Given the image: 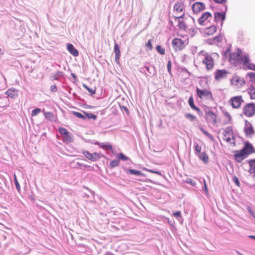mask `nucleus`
Instances as JSON below:
<instances>
[{
  "instance_id": "50",
  "label": "nucleus",
  "mask_w": 255,
  "mask_h": 255,
  "mask_svg": "<svg viewBox=\"0 0 255 255\" xmlns=\"http://www.w3.org/2000/svg\"><path fill=\"white\" fill-rule=\"evenodd\" d=\"M186 182L193 186H195L196 185V182L190 178H187Z\"/></svg>"
},
{
  "instance_id": "49",
  "label": "nucleus",
  "mask_w": 255,
  "mask_h": 255,
  "mask_svg": "<svg viewBox=\"0 0 255 255\" xmlns=\"http://www.w3.org/2000/svg\"><path fill=\"white\" fill-rule=\"evenodd\" d=\"M248 76L249 77L251 81H255V73L253 72H251L248 74Z\"/></svg>"
},
{
  "instance_id": "4",
  "label": "nucleus",
  "mask_w": 255,
  "mask_h": 255,
  "mask_svg": "<svg viewBox=\"0 0 255 255\" xmlns=\"http://www.w3.org/2000/svg\"><path fill=\"white\" fill-rule=\"evenodd\" d=\"M196 93L198 96L202 99H210L212 98V93L206 89L201 90L196 88Z\"/></svg>"
},
{
  "instance_id": "26",
  "label": "nucleus",
  "mask_w": 255,
  "mask_h": 255,
  "mask_svg": "<svg viewBox=\"0 0 255 255\" xmlns=\"http://www.w3.org/2000/svg\"><path fill=\"white\" fill-rule=\"evenodd\" d=\"M127 172L132 175H135L139 176H144V174L139 170L135 169H128L127 170Z\"/></svg>"
},
{
  "instance_id": "46",
  "label": "nucleus",
  "mask_w": 255,
  "mask_h": 255,
  "mask_svg": "<svg viewBox=\"0 0 255 255\" xmlns=\"http://www.w3.org/2000/svg\"><path fill=\"white\" fill-rule=\"evenodd\" d=\"M200 129L206 136H208L211 139L213 138V136L208 131H206L202 127H200Z\"/></svg>"
},
{
  "instance_id": "63",
  "label": "nucleus",
  "mask_w": 255,
  "mask_h": 255,
  "mask_svg": "<svg viewBox=\"0 0 255 255\" xmlns=\"http://www.w3.org/2000/svg\"><path fill=\"white\" fill-rule=\"evenodd\" d=\"M225 6L226 7V8H225V10H227V6ZM225 11H224V20L225 19V17H226V13H225Z\"/></svg>"
},
{
  "instance_id": "22",
  "label": "nucleus",
  "mask_w": 255,
  "mask_h": 255,
  "mask_svg": "<svg viewBox=\"0 0 255 255\" xmlns=\"http://www.w3.org/2000/svg\"><path fill=\"white\" fill-rule=\"evenodd\" d=\"M62 140L64 142L66 143H70L73 141V136L69 132L64 136H62Z\"/></svg>"
},
{
  "instance_id": "56",
  "label": "nucleus",
  "mask_w": 255,
  "mask_h": 255,
  "mask_svg": "<svg viewBox=\"0 0 255 255\" xmlns=\"http://www.w3.org/2000/svg\"><path fill=\"white\" fill-rule=\"evenodd\" d=\"M148 171L149 172H150V173H155V174H156L157 175H161V172L159 171H155V170H148Z\"/></svg>"
},
{
  "instance_id": "16",
  "label": "nucleus",
  "mask_w": 255,
  "mask_h": 255,
  "mask_svg": "<svg viewBox=\"0 0 255 255\" xmlns=\"http://www.w3.org/2000/svg\"><path fill=\"white\" fill-rule=\"evenodd\" d=\"M114 51L115 54V60L117 63H119L121 56L120 47L119 45L116 42H115L114 45Z\"/></svg>"
},
{
  "instance_id": "47",
  "label": "nucleus",
  "mask_w": 255,
  "mask_h": 255,
  "mask_svg": "<svg viewBox=\"0 0 255 255\" xmlns=\"http://www.w3.org/2000/svg\"><path fill=\"white\" fill-rule=\"evenodd\" d=\"M152 39H149L145 44V46L148 48V50H151L152 49Z\"/></svg>"
},
{
  "instance_id": "64",
  "label": "nucleus",
  "mask_w": 255,
  "mask_h": 255,
  "mask_svg": "<svg viewBox=\"0 0 255 255\" xmlns=\"http://www.w3.org/2000/svg\"><path fill=\"white\" fill-rule=\"evenodd\" d=\"M71 76H72V77H73L74 78H75V79H76V75H75L74 74L72 73V74H71Z\"/></svg>"
},
{
  "instance_id": "5",
  "label": "nucleus",
  "mask_w": 255,
  "mask_h": 255,
  "mask_svg": "<svg viewBox=\"0 0 255 255\" xmlns=\"http://www.w3.org/2000/svg\"><path fill=\"white\" fill-rule=\"evenodd\" d=\"M242 62H243V65L245 67L250 70H255V64L250 62V60L248 54H245L244 57H242Z\"/></svg>"
},
{
  "instance_id": "7",
  "label": "nucleus",
  "mask_w": 255,
  "mask_h": 255,
  "mask_svg": "<svg viewBox=\"0 0 255 255\" xmlns=\"http://www.w3.org/2000/svg\"><path fill=\"white\" fill-rule=\"evenodd\" d=\"M203 63L206 66L208 70L212 69L214 66V63L213 58L209 55H206L203 60Z\"/></svg>"
},
{
  "instance_id": "57",
  "label": "nucleus",
  "mask_w": 255,
  "mask_h": 255,
  "mask_svg": "<svg viewBox=\"0 0 255 255\" xmlns=\"http://www.w3.org/2000/svg\"><path fill=\"white\" fill-rule=\"evenodd\" d=\"M57 90V87L55 85H52L50 87V90L52 92H55Z\"/></svg>"
},
{
  "instance_id": "41",
  "label": "nucleus",
  "mask_w": 255,
  "mask_h": 255,
  "mask_svg": "<svg viewBox=\"0 0 255 255\" xmlns=\"http://www.w3.org/2000/svg\"><path fill=\"white\" fill-rule=\"evenodd\" d=\"M195 153L196 155H199L201 153V147L197 143H195Z\"/></svg>"
},
{
  "instance_id": "25",
  "label": "nucleus",
  "mask_w": 255,
  "mask_h": 255,
  "mask_svg": "<svg viewBox=\"0 0 255 255\" xmlns=\"http://www.w3.org/2000/svg\"><path fill=\"white\" fill-rule=\"evenodd\" d=\"M230 135L231 136V137L229 136H227L226 134H224V140L230 142L231 144H233L234 146L235 145V137L233 134H230Z\"/></svg>"
},
{
  "instance_id": "44",
  "label": "nucleus",
  "mask_w": 255,
  "mask_h": 255,
  "mask_svg": "<svg viewBox=\"0 0 255 255\" xmlns=\"http://www.w3.org/2000/svg\"><path fill=\"white\" fill-rule=\"evenodd\" d=\"M14 182L16 189L18 191H19L20 190V185L17 181L16 176L15 175L14 176Z\"/></svg>"
},
{
  "instance_id": "60",
  "label": "nucleus",
  "mask_w": 255,
  "mask_h": 255,
  "mask_svg": "<svg viewBox=\"0 0 255 255\" xmlns=\"http://www.w3.org/2000/svg\"><path fill=\"white\" fill-rule=\"evenodd\" d=\"M204 190L207 192L208 191V189H207V185L206 184L205 180H204Z\"/></svg>"
},
{
  "instance_id": "20",
  "label": "nucleus",
  "mask_w": 255,
  "mask_h": 255,
  "mask_svg": "<svg viewBox=\"0 0 255 255\" xmlns=\"http://www.w3.org/2000/svg\"><path fill=\"white\" fill-rule=\"evenodd\" d=\"M184 8V4L181 2L179 1L175 2L173 7L174 10L178 12L182 11Z\"/></svg>"
},
{
  "instance_id": "59",
  "label": "nucleus",
  "mask_w": 255,
  "mask_h": 255,
  "mask_svg": "<svg viewBox=\"0 0 255 255\" xmlns=\"http://www.w3.org/2000/svg\"><path fill=\"white\" fill-rule=\"evenodd\" d=\"M184 16V14H182L181 15V16H175V20H177V19H182L183 18V17Z\"/></svg>"
},
{
  "instance_id": "58",
  "label": "nucleus",
  "mask_w": 255,
  "mask_h": 255,
  "mask_svg": "<svg viewBox=\"0 0 255 255\" xmlns=\"http://www.w3.org/2000/svg\"><path fill=\"white\" fill-rule=\"evenodd\" d=\"M224 116L227 117L229 119V121L231 120V117L228 112H224Z\"/></svg>"
},
{
  "instance_id": "29",
  "label": "nucleus",
  "mask_w": 255,
  "mask_h": 255,
  "mask_svg": "<svg viewBox=\"0 0 255 255\" xmlns=\"http://www.w3.org/2000/svg\"><path fill=\"white\" fill-rule=\"evenodd\" d=\"M199 158L204 161L205 163H207L208 161V157L207 154L205 152H201L199 155H197Z\"/></svg>"
},
{
  "instance_id": "8",
  "label": "nucleus",
  "mask_w": 255,
  "mask_h": 255,
  "mask_svg": "<svg viewBox=\"0 0 255 255\" xmlns=\"http://www.w3.org/2000/svg\"><path fill=\"white\" fill-rule=\"evenodd\" d=\"M234 152L235 160L238 162H242V161L247 157L246 154L245 153L242 149L240 150H236Z\"/></svg>"
},
{
  "instance_id": "14",
  "label": "nucleus",
  "mask_w": 255,
  "mask_h": 255,
  "mask_svg": "<svg viewBox=\"0 0 255 255\" xmlns=\"http://www.w3.org/2000/svg\"><path fill=\"white\" fill-rule=\"evenodd\" d=\"M209 18H212V14L209 12H205L202 14V16L198 19V22L200 25H205V22Z\"/></svg>"
},
{
  "instance_id": "21",
  "label": "nucleus",
  "mask_w": 255,
  "mask_h": 255,
  "mask_svg": "<svg viewBox=\"0 0 255 255\" xmlns=\"http://www.w3.org/2000/svg\"><path fill=\"white\" fill-rule=\"evenodd\" d=\"M145 68L148 73L149 76H152L156 73L155 68L152 65L145 66Z\"/></svg>"
},
{
  "instance_id": "27",
  "label": "nucleus",
  "mask_w": 255,
  "mask_h": 255,
  "mask_svg": "<svg viewBox=\"0 0 255 255\" xmlns=\"http://www.w3.org/2000/svg\"><path fill=\"white\" fill-rule=\"evenodd\" d=\"M216 26L212 25L207 28L205 31V33L208 35H212L216 31Z\"/></svg>"
},
{
  "instance_id": "61",
  "label": "nucleus",
  "mask_w": 255,
  "mask_h": 255,
  "mask_svg": "<svg viewBox=\"0 0 255 255\" xmlns=\"http://www.w3.org/2000/svg\"><path fill=\"white\" fill-rule=\"evenodd\" d=\"M249 237L251 239H254V240H255V236H254V235H250L249 236Z\"/></svg>"
},
{
  "instance_id": "36",
  "label": "nucleus",
  "mask_w": 255,
  "mask_h": 255,
  "mask_svg": "<svg viewBox=\"0 0 255 255\" xmlns=\"http://www.w3.org/2000/svg\"><path fill=\"white\" fill-rule=\"evenodd\" d=\"M73 115L74 116H75V117H76L77 118H80V119H83V120H85L86 119V116H85V115H84V114H82L81 113H79V112H73Z\"/></svg>"
},
{
  "instance_id": "3",
  "label": "nucleus",
  "mask_w": 255,
  "mask_h": 255,
  "mask_svg": "<svg viewBox=\"0 0 255 255\" xmlns=\"http://www.w3.org/2000/svg\"><path fill=\"white\" fill-rule=\"evenodd\" d=\"M244 100L241 96H238L232 97L229 101V103L233 108L238 109L240 107L242 103H244Z\"/></svg>"
},
{
  "instance_id": "42",
  "label": "nucleus",
  "mask_w": 255,
  "mask_h": 255,
  "mask_svg": "<svg viewBox=\"0 0 255 255\" xmlns=\"http://www.w3.org/2000/svg\"><path fill=\"white\" fill-rule=\"evenodd\" d=\"M58 131L63 136L69 132V131L64 128H58Z\"/></svg>"
},
{
  "instance_id": "12",
  "label": "nucleus",
  "mask_w": 255,
  "mask_h": 255,
  "mask_svg": "<svg viewBox=\"0 0 255 255\" xmlns=\"http://www.w3.org/2000/svg\"><path fill=\"white\" fill-rule=\"evenodd\" d=\"M192 7L194 13H198L205 8V5L201 2H196L192 5Z\"/></svg>"
},
{
  "instance_id": "1",
  "label": "nucleus",
  "mask_w": 255,
  "mask_h": 255,
  "mask_svg": "<svg viewBox=\"0 0 255 255\" xmlns=\"http://www.w3.org/2000/svg\"><path fill=\"white\" fill-rule=\"evenodd\" d=\"M243 113L249 117L253 116L255 114V104L253 103L247 104L243 109Z\"/></svg>"
},
{
  "instance_id": "32",
  "label": "nucleus",
  "mask_w": 255,
  "mask_h": 255,
  "mask_svg": "<svg viewBox=\"0 0 255 255\" xmlns=\"http://www.w3.org/2000/svg\"><path fill=\"white\" fill-rule=\"evenodd\" d=\"M249 165L250 166V172L251 173H255V159L250 160L249 162Z\"/></svg>"
},
{
  "instance_id": "54",
  "label": "nucleus",
  "mask_w": 255,
  "mask_h": 255,
  "mask_svg": "<svg viewBox=\"0 0 255 255\" xmlns=\"http://www.w3.org/2000/svg\"><path fill=\"white\" fill-rule=\"evenodd\" d=\"M229 45V46L227 47V49L224 52V57L227 56V55L228 54V53H229V52L230 51V48L232 46H231V44H230Z\"/></svg>"
},
{
  "instance_id": "24",
  "label": "nucleus",
  "mask_w": 255,
  "mask_h": 255,
  "mask_svg": "<svg viewBox=\"0 0 255 255\" xmlns=\"http://www.w3.org/2000/svg\"><path fill=\"white\" fill-rule=\"evenodd\" d=\"M5 94L7 95L6 97L7 98L9 97L11 98H15L17 95L16 91L14 89H11L8 90Z\"/></svg>"
},
{
  "instance_id": "43",
  "label": "nucleus",
  "mask_w": 255,
  "mask_h": 255,
  "mask_svg": "<svg viewBox=\"0 0 255 255\" xmlns=\"http://www.w3.org/2000/svg\"><path fill=\"white\" fill-rule=\"evenodd\" d=\"M156 50L161 55L165 54V49L161 47L160 45H157L156 46Z\"/></svg>"
},
{
  "instance_id": "13",
  "label": "nucleus",
  "mask_w": 255,
  "mask_h": 255,
  "mask_svg": "<svg viewBox=\"0 0 255 255\" xmlns=\"http://www.w3.org/2000/svg\"><path fill=\"white\" fill-rule=\"evenodd\" d=\"M216 115L210 110L206 112V119L208 123L213 125L216 123Z\"/></svg>"
},
{
  "instance_id": "31",
  "label": "nucleus",
  "mask_w": 255,
  "mask_h": 255,
  "mask_svg": "<svg viewBox=\"0 0 255 255\" xmlns=\"http://www.w3.org/2000/svg\"><path fill=\"white\" fill-rule=\"evenodd\" d=\"M188 104L191 108L195 110L199 111V109L195 106L193 98L191 96L188 100Z\"/></svg>"
},
{
  "instance_id": "9",
  "label": "nucleus",
  "mask_w": 255,
  "mask_h": 255,
  "mask_svg": "<svg viewBox=\"0 0 255 255\" xmlns=\"http://www.w3.org/2000/svg\"><path fill=\"white\" fill-rule=\"evenodd\" d=\"M242 150L247 156L252 153L255 152L254 146L248 141L245 142L244 146Z\"/></svg>"
},
{
  "instance_id": "15",
  "label": "nucleus",
  "mask_w": 255,
  "mask_h": 255,
  "mask_svg": "<svg viewBox=\"0 0 255 255\" xmlns=\"http://www.w3.org/2000/svg\"><path fill=\"white\" fill-rule=\"evenodd\" d=\"M214 20L216 23L221 22V26L223 23V11H217L214 13Z\"/></svg>"
},
{
  "instance_id": "39",
  "label": "nucleus",
  "mask_w": 255,
  "mask_h": 255,
  "mask_svg": "<svg viewBox=\"0 0 255 255\" xmlns=\"http://www.w3.org/2000/svg\"><path fill=\"white\" fill-rule=\"evenodd\" d=\"M177 20L178 21V26L179 27V28L182 29H185L186 28V26L184 22L183 21V20L182 19H177Z\"/></svg>"
},
{
  "instance_id": "19",
  "label": "nucleus",
  "mask_w": 255,
  "mask_h": 255,
  "mask_svg": "<svg viewBox=\"0 0 255 255\" xmlns=\"http://www.w3.org/2000/svg\"><path fill=\"white\" fill-rule=\"evenodd\" d=\"M96 144L105 150H112L113 148L112 144L110 143H102L97 141Z\"/></svg>"
},
{
  "instance_id": "28",
  "label": "nucleus",
  "mask_w": 255,
  "mask_h": 255,
  "mask_svg": "<svg viewBox=\"0 0 255 255\" xmlns=\"http://www.w3.org/2000/svg\"><path fill=\"white\" fill-rule=\"evenodd\" d=\"M63 76V73L61 71H57L55 74H51V77L53 80H58L61 77Z\"/></svg>"
},
{
  "instance_id": "52",
  "label": "nucleus",
  "mask_w": 255,
  "mask_h": 255,
  "mask_svg": "<svg viewBox=\"0 0 255 255\" xmlns=\"http://www.w3.org/2000/svg\"><path fill=\"white\" fill-rule=\"evenodd\" d=\"M224 131L228 134H233L232 128L231 127H227L226 129H224Z\"/></svg>"
},
{
  "instance_id": "33",
  "label": "nucleus",
  "mask_w": 255,
  "mask_h": 255,
  "mask_svg": "<svg viewBox=\"0 0 255 255\" xmlns=\"http://www.w3.org/2000/svg\"><path fill=\"white\" fill-rule=\"evenodd\" d=\"M249 94L250 95L252 99H255V87L252 86L248 91Z\"/></svg>"
},
{
  "instance_id": "53",
  "label": "nucleus",
  "mask_w": 255,
  "mask_h": 255,
  "mask_svg": "<svg viewBox=\"0 0 255 255\" xmlns=\"http://www.w3.org/2000/svg\"><path fill=\"white\" fill-rule=\"evenodd\" d=\"M233 181L238 186H240V182L237 177H236V176H233Z\"/></svg>"
},
{
  "instance_id": "45",
  "label": "nucleus",
  "mask_w": 255,
  "mask_h": 255,
  "mask_svg": "<svg viewBox=\"0 0 255 255\" xmlns=\"http://www.w3.org/2000/svg\"><path fill=\"white\" fill-rule=\"evenodd\" d=\"M41 112V110L39 108H36L32 111L31 116L32 117L36 116Z\"/></svg>"
},
{
  "instance_id": "62",
  "label": "nucleus",
  "mask_w": 255,
  "mask_h": 255,
  "mask_svg": "<svg viewBox=\"0 0 255 255\" xmlns=\"http://www.w3.org/2000/svg\"><path fill=\"white\" fill-rule=\"evenodd\" d=\"M123 108L124 109V110L126 112V113H129V111L128 109V108L126 107H123Z\"/></svg>"
},
{
  "instance_id": "34",
  "label": "nucleus",
  "mask_w": 255,
  "mask_h": 255,
  "mask_svg": "<svg viewBox=\"0 0 255 255\" xmlns=\"http://www.w3.org/2000/svg\"><path fill=\"white\" fill-rule=\"evenodd\" d=\"M117 157L119 159V160H122L123 161H127L129 159V158L124 155L123 153H119L116 155Z\"/></svg>"
},
{
  "instance_id": "37",
  "label": "nucleus",
  "mask_w": 255,
  "mask_h": 255,
  "mask_svg": "<svg viewBox=\"0 0 255 255\" xmlns=\"http://www.w3.org/2000/svg\"><path fill=\"white\" fill-rule=\"evenodd\" d=\"M84 115H85L86 118H88V119H93L94 120H96L97 118V116L95 115L92 114V113H88L85 112H83Z\"/></svg>"
},
{
  "instance_id": "11",
  "label": "nucleus",
  "mask_w": 255,
  "mask_h": 255,
  "mask_svg": "<svg viewBox=\"0 0 255 255\" xmlns=\"http://www.w3.org/2000/svg\"><path fill=\"white\" fill-rule=\"evenodd\" d=\"M244 131L247 136L253 135L255 131L252 124L248 121H245V127Z\"/></svg>"
},
{
  "instance_id": "6",
  "label": "nucleus",
  "mask_w": 255,
  "mask_h": 255,
  "mask_svg": "<svg viewBox=\"0 0 255 255\" xmlns=\"http://www.w3.org/2000/svg\"><path fill=\"white\" fill-rule=\"evenodd\" d=\"M172 44L176 51L181 50L184 47V43L183 41L180 38H174L172 40Z\"/></svg>"
},
{
  "instance_id": "38",
  "label": "nucleus",
  "mask_w": 255,
  "mask_h": 255,
  "mask_svg": "<svg viewBox=\"0 0 255 255\" xmlns=\"http://www.w3.org/2000/svg\"><path fill=\"white\" fill-rule=\"evenodd\" d=\"M119 164H120V160H119V159H115L111 162V163L110 164V167L111 168L115 167L116 166H119Z\"/></svg>"
},
{
  "instance_id": "55",
  "label": "nucleus",
  "mask_w": 255,
  "mask_h": 255,
  "mask_svg": "<svg viewBox=\"0 0 255 255\" xmlns=\"http://www.w3.org/2000/svg\"><path fill=\"white\" fill-rule=\"evenodd\" d=\"M173 215L176 218L181 217V212L180 211H176L174 213Z\"/></svg>"
},
{
  "instance_id": "35",
  "label": "nucleus",
  "mask_w": 255,
  "mask_h": 255,
  "mask_svg": "<svg viewBox=\"0 0 255 255\" xmlns=\"http://www.w3.org/2000/svg\"><path fill=\"white\" fill-rule=\"evenodd\" d=\"M222 40V36L221 35H219L214 38V42L219 46L221 45Z\"/></svg>"
},
{
  "instance_id": "51",
  "label": "nucleus",
  "mask_w": 255,
  "mask_h": 255,
  "mask_svg": "<svg viewBox=\"0 0 255 255\" xmlns=\"http://www.w3.org/2000/svg\"><path fill=\"white\" fill-rule=\"evenodd\" d=\"M171 66H172L171 61L170 60H169L168 61L167 64V68L168 72L170 74L171 73Z\"/></svg>"
},
{
  "instance_id": "10",
  "label": "nucleus",
  "mask_w": 255,
  "mask_h": 255,
  "mask_svg": "<svg viewBox=\"0 0 255 255\" xmlns=\"http://www.w3.org/2000/svg\"><path fill=\"white\" fill-rule=\"evenodd\" d=\"M85 156L92 161H96L101 158L100 154L94 152L91 153L88 151H86L84 152Z\"/></svg>"
},
{
  "instance_id": "18",
  "label": "nucleus",
  "mask_w": 255,
  "mask_h": 255,
  "mask_svg": "<svg viewBox=\"0 0 255 255\" xmlns=\"http://www.w3.org/2000/svg\"><path fill=\"white\" fill-rule=\"evenodd\" d=\"M9 104L8 98L2 95L0 96V107H7Z\"/></svg>"
},
{
  "instance_id": "48",
  "label": "nucleus",
  "mask_w": 255,
  "mask_h": 255,
  "mask_svg": "<svg viewBox=\"0 0 255 255\" xmlns=\"http://www.w3.org/2000/svg\"><path fill=\"white\" fill-rule=\"evenodd\" d=\"M186 117L191 122H194L196 119V117L191 114H187Z\"/></svg>"
},
{
  "instance_id": "23",
  "label": "nucleus",
  "mask_w": 255,
  "mask_h": 255,
  "mask_svg": "<svg viewBox=\"0 0 255 255\" xmlns=\"http://www.w3.org/2000/svg\"><path fill=\"white\" fill-rule=\"evenodd\" d=\"M215 78L217 81L221 80L223 78V70H217L215 72Z\"/></svg>"
},
{
  "instance_id": "30",
  "label": "nucleus",
  "mask_w": 255,
  "mask_h": 255,
  "mask_svg": "<svg viewBox=\"0 0 255 255\" xmlns=\"http://www.w3.org/2000/svg\"><path fill=\"white\" fill-rule=\"evenodd\" d=\"M45 118L50 121H53L55 120V117L54 115L51 112H45L44 113Z\"/></svg>"
},
{
  "instance_id": "2",
  "label": "nucleus",
  "mask_w": 255,
  "mask_h": 255,
  "mask_svg": "<svg viewBox=\"0 0 255 255\" xmlns=\"http://www.w3.org/2000/svg\"><path fill=\"white\" fill-rule=\"evenodd\" d=\"M237 52H233L232 53H229L230 58L229 61L231 63L236 64L237 62L241 60L242 62V57H244V55H242V51L239 48L237 49Z\"/></svg>"
},
{
  "instance_id": "17",
  "label": "nucleus",
  "mask_w": 255,
  "mask_h": 255,
  "mask_svg": "<svg viewBox=\"0 0 255 255\" xmlns=\"http://www.w3.org/2000/svg\"><path fill=\"white\" fill-rule=\"evenodd\" d=\"M67 50L69 52L74 56L77 57L79 55L78 51L74 47V46L71 43L67 44Z\"/></svg>"
},
{
  "instance_id": "40",
  "label": "nucleus",
  "mask_w": 255,
  "mask_h": 255,
  "mask_svg": "<svg viewBox=\"0 0 255 255\" xmlns=\"http://www.w3.org/2000/svg\"><path fill=\"white\" fill-rule=\"evenodd\" d=\"M83 87L86 89L91 95H94L96 93V89L90 88L88 87L86 84L83 85Z\"/></svg>"
}]
</instances>
